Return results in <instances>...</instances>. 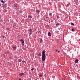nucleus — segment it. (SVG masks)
Masks as SVG:
<instances>
[{
  "label": "nucleus",
  "mask_w": 80,
  "mask_h": 80,
  "mask_svg": "<svg viewBox=\"0 0 80 80\" xmlns=\"http://www.w3.org/2000/svg\"><path fill=\"white\" fill-rule=\"evenodd\" d=\"M49 23H50V22H49Z\"/></svg>",
  "instance_id": "39"
},
{
  "label": "nucleus",
  "mask_w": 80,
  "mask_h": 80,
  "mask_svg": "<svg viewBox=\"0 0 80 80\" xmlns=\"http://www.w3.org/2000/svg\"><path fill=\"white\" fill-rule=\"evenodd\" d=\"M18 62H22V60L20 59H19L18 60Z\"/></svg>",
  "instance_id": "16"
},
{
  "label": "nucleus",
  "mask_w": 80,
  "mask_h": 80,
  "mask_svg": "<svg viewBox=\"0 0 80 80\" xmlns=\"http://www.w3.org/2000/svg\"><path fill=\"white\" fill-rule=\"evenodd\" d=\"M72 32H75V30L74 29L72 28Z\"/></svg>",
  "instance_id": "19"
},
{
  "label": "nucleus",
  "mask_w": 80,
  "mask_h": 80,
  "mask_svg": "<svg viewBox=\"0 0 80 80\" xmlns=\"http://www.w3.org/2000/svg\"><path fill=\"white\" fill-rule=\"evenodd\" d=\"M69 5H70V3H68L66 5L67 7H69Z\"/></svg>",
  "instance_id": "15"
},
{
  "label": "nucleus",
  "mask_w": 80,
  "mask_h": 80,
  "mask_svg": "<svg viewBox=\"0 0 80 80\" xmlns=\"http://www.w3.org/2000/svg\"><path fill=\"white\" fill-rule=\"evenodd\" d=\"M48 35L49 37H51V33L50 32H48Z\"/></svg>",
  "instance_id": "4"
},
{
  "label": "nucleus",
  "mask_w": 80,
  "mask_h": 80,
  "mask_svg": "<svg viewBox=\"0 0 80 80\" xmlns=\"http://www.w3.org/2000/svg\"><path fill=\"white\" fill-rule=\"evenodd\" d=\"M39 77H42V75L41 74H40L39 75Z\"/></svg>",
  "instance_id": "17"
},
{
  "label": "nucleus",
  "mask_w": 80,
  "mask_h": 80,
  "mask_svg": "<svg viewBox=\"0 0 80 80\" xmlns=\"http://www.w3.org/2000/svg\"><path fill=\"white\" fill-rule=\"evenodd\" d=\"M57 18H59V17H58V16H57Z\"/></svg>",
  "instance_id": "30"
},
{
  "label": "nucleus",
  "mask_w": 80,
  "mask_h": 80,
  "mask_svg": "<svg viewBox=\"0 0 80 80\" xmlns=\"http://www.w3.org/2000/svg\"><path fill=\"white\" fill-rule=\"evenodd\" d=\"M75 62L76 63H77L78 62V60L77 59H76L75 61Z\"/></svg>",
  "instance_id": "5"
},
{
  "label": "nucleus",
  "mask_w": 80,
  "mask_h": 80,
  "mask_svg": "<svg viewBox=\"0 0 80 80\" xmlns=\"http://www.w3.org/2000/svg\"><path fill=\"white\" fill-rule=\"evenodd\" d=\"M59 52H60V51H58V53H59Z\"/></svg>",
  "instance_id": "34"
},
{
  "label": "nucleus",
  "mask_w": 80,
  "mask_h": 80,
  "mask_svg": "<svg viewBox=\"0 0 80 80\" xmlns=\"http://www.w3.org/2000/svg\"><path fill=\"white\" fill-rule=\"evenodd\" d=\"M0 45H1V43H0Z\"/></svg>",
  "instance_id": "40"
},
{
  "label": "nucleus",
  "mask_w": 80,
  "mask_h": 80,
  "mask_svg": "<svg viewBox=\"0 0 80 80\" xmlns=\"http://www.w3.org/2000/svg\"><path fill=\"white\" fill-rule=\"evenodd\" d=\"M49 15H50V16H52V13L51 12L49 13Z\"/></svg>",
  "instance_id": "8"
},
{
  "label": "nucleus",
  "mask_w": 80,
  "mask_h": 80,
  "mask_svg": "<svg viewBox=\"0 0 80 80\" xmlns=\"http://www.w3.org/2000/svg\"><path fill=\"white\" fill-rule=\"evenodd\" d=\"M6 29L7 30H9V28H6Z\"/></svg>",
  "instance_id": "23"
},
{
  "label": "nucleus",
  "mask_w": 80,
  "mask_h": 80,
  "mask_svg": "<svg viewBox=\"0 0 80 80\" xmlns=\"http://www.w3.org/2000/svg\"><path fill=\"white\" fill-rule=\"evenodd\" d=\"M1 2H2V3H4V1H3L2 0L1 1Z\"/></svg>",
  "instance_id": "25"
},
{
  "label": "nucleus",
  "mask_w": 80,
  "mask_h": 80,
  "mask_svg": "<svg viewBox=\"0 0 80 80\" xmlns=\"http://www.w3.org/2000/svg\"><path fill=\"white\" fill-rule=\"evenodd\" d=\"M1 7V4H0V7Z\"/></svg>",
  "instance_id": "37"
},
{
  "label": "nucleus",
  "mask_w": 80,
  "mask_h": 80,
  "mask_svg": "<svg viewBox=\"0 0 80 80\" xmlns=\"http://www.w3.org/2000/svg\"><path fill=\"white\" fill-rule=\"evenodd\" d=\"M20 41H21V42H22V41H23V40L21 39L20 40Z\"/></svg>",
  "instance_id": "26"
},
{
  "label": "nucleus",
  "mask_w": 80,
  "mask_h": 80,
  "mask_svg": "<svg viewBox=\"0 0 80 80\" xmlns=\"http://www.w3.org/2000/svg\"><path fill=\"white\" fill-rule=\"evenodd\" d=\"M36 12L37 13H40V10L38 9L36 10Z\"/></svg>",
  "instance_id": "6"
},
{
  "label": "nucleus",
  "mask_w": 80,
  "mask_h": 80,
  "mask_svg": "<svg viewBox=\"0 0 80 80\" xmlns=\"http://www.w3.org/2000/svg\"><path fill=\"white\" fill-rule=\"evenodd\" d=\"M4 7H5V6H2V7H3V8Z\"/></svg>",
  "instance_id": "35"
},
{
  "label": "nucleus",
  "mask_w": 80,
  "mask_h": 80,
  "mask_svg": "<svg viewBox=\"0 0 80 80\" xmlns=\"http://www.w3.org/2000/svg\"><path fill=\"white\" fill-rule=\"evenodd\" d=\"M71 37H72V36H71Z\"/></svg>",
  "instance_id": "38"
},
{
  "label": "nucleus",
  "mask_w": 80,
  "mask_h": 80,
  "mask_svg": "<svg viewBox=\"0 0 80 80\" xmlns=\"http://www.w3.org/2000/svg\"><path fill=\"white\" fill-rule=\"evenodd\" d=\"M2 8V6L1 7Z\"/></svg>",
  "instance_id": "41"
},
{
  "label": "nucleus",
  "mask_w": 80,
  "mask_h": 80,
  "mask_svg": "<svg viewBox=\"0 0 80 80\" xmlns=\"http://www.w3.org/2000/svg\"><path fill=\"white\" fill-rule=\"evenodd\" d=\"M43 42V40H42V39H41L40 40V43H42V42Z\"/></svg>",
  "instance_id": "13"
},
{
  "label": "nucleus",
  "mask_w": 80,
  "mask_h": 80,
  "mask_svg": "<svg viewBox=\"0 0 80 80\" xmlns=\"http://www.w3.org/2000/svg\"><path fill=\"white\" fill-rule=\"evenodd\" d=\"M23 75H25V73H21L19 74V76H20V77H22V76Z\"/></svg>",
  "instance_id": "2"
},
{
  "label": "nucleus",
  "mask_w": 80,
  "mask_h": 80,
  "mask_svg": "<svg viewBox=\"0 0 80 80\" xmlns=\"http://www.w3.org/2000/svg\"><path fill=\"white\" fill-rule=\"evenodd\" d=\"M28 18H32V16H31L29 15L28 16Z\"/></svg>",
  "instance_id": "9"
},
{
  "label": "nucleus",
  "mask_w": 80,
  "mask_h": 80,
  "mask_svg": "<svg viewBox=\"0 0 80 80\" xmlns=\"http://www.w3.org/2000/svg\"><path fill=\"white\" fill-rule=\"evenodd\" d=\"M77 77L78 79H80V77L79 76H77Z\"/></svg>",
  "instance_id": "18"
},
{
  "label": "nucleus",
  "mask_w": 80,
  "mask_h": 80,
  "mask_svg": "<svg viewBox=\"0 0 80 80\" xmlns=\"http://www.w3.org/2000/svg\"><path fill=\"white\" fill-rule=\"evenodd\" d=\"M5 36H2V38H5Z\"/></svg>",
  "instance_id": "29"
},
{
  "label": "nucleus",
  "mask_w": 80,
  "mask_h": 80,
  "mask_svg": "<svg viewBox=\"0 0 80 80\" xmlns=\"http://www.w3.org/2000/svg\"><path fill=\"white\" fill-rule=\"evenodd\" d=\"M19 80H21V79L20 78H19Z\"/></svg>",
  "instance_id": "36"
},
{
  "label": "nucleus",
  "mask_w": 80,
  "mask_h": 80,
  "mask_svg": "<svg viewBox=\"0 0 80 80\" xmlns=\"http://www.w3.org/2000/svg\"><path fill=\"white\" fill-rule=\"evenodd\" d=\"M4 5L5 7H6V5H7V4L6 3H4Z\"/></svg>",
  "instance_id": "27"
},
{
  "label": "nucleus",
  "mask_w": 80,
  "mask_h": 80,
  "mask_svg": "<svg viewBox=\"0 0 80 80\" xmlns=\"http://www.w3.org/2000/svg\"><path fill=\"white\" fill-rule=\"evenodd\" d=\"M32 32H29V35H32Z\"/></svg>",
  "instance_id": "21"
},
{
  "label": "nucleus",
  "mask_w": 80,
  "mask_h": 80,
  "mask_svg": "<svg viewBox=\"0 0 80 80\" xmlns=\"http://www.w3.org/2000/svg\"><path fill=\"white\" fill-rule=\"evenodd\" d=\"M34 70V68H32L31 69L32 71H33Z\"/></svg>",
  "instance_id": "24"
},
{
  "label": "nucleus",
  "mask_w": 80,
  "mask_h": 80,
  "mask_svg": "<svg viewBox=\"0 0 80 80\" xmlns=\"http://www.w3.org/2000/svg\"><path fill=\"white\" fill-rule=\"evenodd\" d=\"M32 30H33L32 29H28V31H29L30 32H32Z\"/></svg>",
  "instance_id": "7"
},
{
  "label": "nucleus",
  "mask_w": 80,
  "mask_h": 80,
  "mask_svg": "<svg viewBox=\"0 0 80 80\" xmlns=\"http://www.w3.org/2000/svg\"><path fill=\"white\" fill-rule=\"evenodd\" d=\"M56 52H58V50H57V49H56Z\"/></svg>",
  "instance_id": "32"
},
{
  "label": "nucleus",
  "mask_w": 80,
  "mask_h": 80,
  "mask_svg": "<svg viewBox=\"0 0 80 80\" xmlns=\"http://www.w3.org/2000/svg\"><path fill=\"white\" fill-rule=\"evenodd\" d=\"M4 3H3V4H2V5H3V6H4Z\"/></svg>",
  "instance_id": "31"
},
{
  "label": "nucleus",
  "mask_w": 80,
  "mask_h": 80,
  "mask_svg": "<svg viewBox=\"0 0 80 80\" xmlns=\"http://www.w3.org/2000/svg\"><path fill=\"white\" fill-rule=\"evenodd\" d=\"M74 2L76 3H78V0H74Z\"/></svg>",
  "instance_id": "3"
},
{
  "label": "nucleus",
  "mask_w": 80,
  "mask_h": 80,
  "mask_svg": "<svg viewBox=\"0 0 80 80\" xmlns=\"http://www.w3.org/2000/svg\"><path fill=\"white\" fill-rule=\"evenodd\" d=\"M77 67H78V64L76 65Z\"/></svg>",
  "instance_id": "33"
},
{
  "label": "nucleus",
  "mask_w": 80,
  "mask_h": 80,
  "mask_svg": "<svg viewBox=\"0 0 80 80\" xmlns=\"http://www.w3.org/2000/svg\"><path fill=\"white\" fill-rule=\"evenodd\" d=\"M22 46H24V41H22Z\"/></svg>",
  "instance_id": "12"
},
{
  "label": "nucleus",
  "mask_w": 80,
  "mask_h": 80,
  "mask_svg": "<svg viewBox=\"0 0 80 80\" xmlns=\"http://www.w3.org/2000/svg\"><path fill=\"white\" fill-rule=\"evenodd\" d=\"M71 24L72 25H73V26H74L75 25V24H74V23L73 22H71Z\"/></svg>",
  "instance_id": "10"
},
{
  "label": "nucleus",
  "mask_w": 80,
  "mask_h": 80,
  "mask_svg": "<svg viewBox=\"0 0 80 80\" xmlns=\"http://www.w3.org/2000/svg\"><path fill=\"white\" fill-rule=\"evenodd\" d=\"M14 6L15 7H17V4H14Z\"/></svg>",
  "instance_id": "22"
},
{
  "label": "nucleus",
  "mask_w": 80,
  "mask_h": 80,
  "mask_svg": "<svg viewBox=\"0 0 80 80\" xmlns=\"http://www.w3.org/2000/svg\"><path fill=\"white\" fill-rule=\"evenodd\" d=\"M25 61L24 60H23V61H22V62L23 63H25Z\"/></svg>",
  "instance_id": "28"
},
{
  "label": "nucleus",
  "mask_w": 80,
  "mask_h": 80,
  "mask_svg": "<svg viewBox=\"0 0 80 80\" xmlns=\"http://www.w3.org/2000/svg\"><path fill=\"white\" fill-rule=\"evenodd\" d=\"M42 55V54H41V53H39L38 54V56H39V57H41Z\"/></svg>",
  "instance_id": "14"
},
{
  "label": "nucleus",
  "mask_w": 80,
  "mask_h": 80,
  "mask_svg": "<svg viewBox=\"0 0 80 80\" xmlns=\"http://www.w3.org/2000/svg\"><path fill=\"white\" fill-rule=\"evenodd\" d=\"M13 50H16V49H17V48L15 47H13Z\"/></svg>",
  "instance_id": "11"
},
{
  "label": "nucleus",
  "mask_w": 80,
  "mask_h": 80,
  "mask_svg": "<svg viewBox=\"0 0 80 80\" xmlns=\"http://www.w3.org/2000/svg\"><path fill=\"white\" fill-rule=\"evenodd\" d=\"M42 61H44L45 60V57H46V56H45V51H42Z\"/></svg>",
  "instance_id": "1"
},
{
  "label": "nucleus",
  "mask_w": 80,
  "mask_h": 80,
  "mask_svg": "<svg viewBox=\"0 0 80 80\" xmlns=\"http://www.w3.org/2000/svg\"><path fill=\"white\" fill-rule=\"evenodd\" d=\"M56 26H58V25H59V23H57V24H56Z\"/></svg>",
  "instance_id": "20"
}]
</instances>
